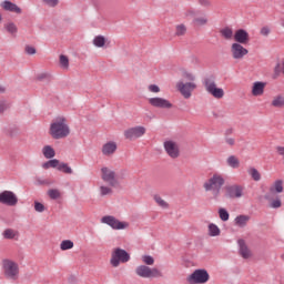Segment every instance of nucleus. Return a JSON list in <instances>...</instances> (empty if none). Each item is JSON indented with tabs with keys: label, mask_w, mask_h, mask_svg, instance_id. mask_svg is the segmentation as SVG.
Returning a JSON list of instances; mask_svg holds the SVG:
<instances>
[{
	"label": "nucleus",
	"mask_w": 284,
	"mask_h": 284,
	"mask_svg": "<svg viewBox=\"0 0 284 284\" xmlns=\"http://www.w3.org/2000/svg\"><path fill=\"white\" fill-rule=\"evenodd\" d=\"M265 201H268V206L272 207V210H278L283 205V202H281V197H276L275 200L272 199V194L266 193L264 195Z\"/></svg>",
	"instance_id": "nucleus-21"
},
{
	"label": "nucleus",
	"mask_w": 284,
	"mask_h": 284,
	"mask_svg": "<svg viewBox=\"0 0 284 284\" xmlns=\"http://www.w3.org/2000/svg\"><path fill=\"white\" fill-rule=\"evenodd\" d=\"M58 171L59 172H63L64 174H72V168H70V165H68V163L65 162H60V164L58 165Z\"/></svg>",
	"instance_id": "nucleus-33"
},
{
	"label": "nucleus",
	"mask_w": 284,
	"mask_h": 284,
	"mask_svg": "<svg viewBox=\"0 0 284 284\" xmlns=\"http://www.w3.org/2000/svg\"><path fill=\"white\" fill-rule=\"evenodd\" d=\"M3 236L6 239H14V236H17V233H14V230H12V229H7L3 232Z\"/></svg>",
	"instance_id": "nucleus-44"
},
{
	"label": "nucleus",
	"mask_w": 284,
	"mask_h": 284,
	"mask_svg": "<svg viewBox=\"0 0 284 284\" xmlns=\"http://www.w3.org/2000/svg\"><path fill=\"white\" fill-rule=\"evenodd\" d=\"M189 284H204L210 281V273L205 268H197L186 278Z\"/></svg>",
	"instance_id": "nucleus-6"
},
{
	"label": "nucleus",
	"mask_w": 284,
	"mask_h": 284,
	"mask_svg": "<svg viewBox=\"0 0 284 284\" xmlns=\"http://www.w3.org/2000/svg\"><path fill=\"white\" fill-rule=\"evenodd\" d=\"M37 185H49V182H48V180L38 179L37 180Z\"/></svg>",
	"instance_id": "nucleus-56"
},
{
	"label": "nucleus",
	"mask_w": 284,
	"mask_h": 284,
	"mask_svg": "<svg viewBox=\"0 0 284 284\" xmlns=\"http://www.w3.org/2000/svg\"><path fill=\"white\" fill-rule=\"evenodd\" d=\"M34 210H36V212H40V213L45 212V205H43V203H41V202L36 201Z\"/></svg>",
	"instance_id": "nucleus-45"
},
{
	"label": "nucleus",
	"mask_w": 284,
	"mask_h": 284,
	"mask_svg": "<svg viewBox=\"0 0 284 284\" xmlns=\"http://www.w3.org/2000/svg\"><path fill=\"white\" fill-rule=\"evenodd\" d=\"M248 174L253 179V181H261V173L255 168H251L248 170Z\"/></svg>",
	"instance_id": "nucleus-39"
},
{
	"label": "nucleus",
	"mask_w": 284,
	"mask_h": 284,
	"mask_svg": "<svg viewBox=\"0 0 284 284\" xmlns=\"http://www.w3.org/2000/svg\"><path fill=\"white\" fill-rule=\"evenodd\" d=\"M0 203L2 205H9V207H14L19 203V197L12 191H2L0 193Z\"/></svg>",
	"instance_id": "nucleus-7"
},
{
	"label": "nucleus",
	"mask_w": 284,
	"mask_h": 284,
	"mask_svg": "<svg viewBox=\"0 0 284 284\" xmlns=\"http://www.w3.org/2000/svg\"><path fill=\"white\" fill-rule=\"evenodd\" d=\"M1 8L4 9L7 12H14L16 14H21L22 10L17 3H13L10 0H4L1 2Z\"/></svg>",
	"instance_id": "nucleus-18"
},
{
	"label": "nucleus",
	"mask_w": 284,
	"mask_h": 284,
	"mask_svg": "<svg viewBox=\"0 0 284 284\" xmlns=\"http://www.w3.org/2000/svg\"><path fill=\"white\" fill-rule=\"evenodd\" d=\"M154 201L155 203H158V205L160 207H162L163 210H168L170 207V204H168V202H165V200L161 199V195H154Z\"/></svg>",
	"instance_id": "nucleus-37"
},
{
	"label": "nucleus",
	"mask_w": 284,
	"mask_h": 284,
	"mask_svg": "<svg viewBox=\"0 0 284 284\" xmlns=\"http://www.w3.org/2000/svg\"><path fill=\"white\" fill-rule=\"evenodd\" d=\"M273 108H284V95H276L272 101Z\"/></svg>",
	"instance_id": "nucleus-32"
},
{
	"label": "nucleus",
	"mask_w": 284,
	"mask_h": 284,
	"mask_svg": "<svg viewBox=\"0 0 284 284\" xmlns=\"http://www.w3.org/2000/svg\"><path fill=\"white\" fill-rule=\"evenodd\" d=\"M130 261V253L123 248H115L111 254L110 263L112 267H119L121 263H128Z\"/></svg>",
	"instance_id": "nucleus-5"
},
{
	"label": "nucleus",
	"mask_w": 284,
	"mask_h": 284,
	"mask_svg": "<svg viewBox=\"0 0 284 284\" xmlns=\"http://www.w3.org/2000/svg\"><path fill=\"white\" fill-rule=\"evenodd\" d=\"M142 262L150 267V265H154V257L152 255H142Z\"/></svg>",
	"instance_id": "nucleus-43"
},
{
	"label": "nucleus",
	"mask_w": 284,
	"mask_h": 284,
	"mask_svg": "<svg viewBox=\"0 0 284 284\" xmlns=\"http://www.w3.org/2000/svg\"><path fill=\"white\" fill-rule=\"evenodd\" d=\"M164 150L170 159H179L181 156V150L179 144L172 140H168L163 143Z\"/></svg>",
	"instance_id": "nucleus-9"
},
{
	"label": "nucleus",
	"mask_w": 284,
	"mask_h": 284,
	"mask_svg": "<svg viewBox=\"0 0 284 284\" xmlns=\"http://www.w3.org/2000/svg\"><path fill=\"white\" fill-rule=\"evenodd\" d=\"M149 91L158 93V92H161V88H159V85H156V84H150L149 85Z\"/></svg>",
	"instance_id": "nucleus-52"
},
{
	"label": "nucleus",
	"mask_w": 284,
	"mask_h": 284,
	"mask_svg": "<svg viewBox=\"0 0 284 284\" xmlns=\"http://www.w3.org/2000/svg\"><path fill=\"white\" fill-rule=\"evenodd\" d=\"M145 134V128L144 126H135L131 128L124 131L125 139H129V141H134L136 139H141Z\"/></svg>",
	"instance_id": "nucleus-13"
},
{
	"label": "nucleus",
	"mask_w": 284,
	"mask_h": 284,
	"mask_svg": "<svg viewBox=\"0 0 284 284\" xmlns=\"http://www.w3.org/2000/svg\"><path fill=\"white\" fill-rule=\"evenodd\" d=\"M176 88L180 92V94H182V97H184V99H190V97H192V91L196 90V83L194 82H178Z\"/></svg>",
	"instance_id": "nucleus-12"
},
{
	"label": "nucleus",
	"mask_w": 284,
	"mask_h": 284,
	"mask_svg": "<svg viewBox=\"0 0 284 284\" xmlns=\"http://www.w3.org/2000/svg\"><path fill=\"white\" fill-rule=\"evenodd\" d=\"M60 161L57 159L49 160L42 164L43 170H50V168H57L59 170Z\"/></svg>",
	"instance_id": "nucleus-28"
},
{
	"label": "nucleus",
	"mask_w": 284,
	"mask_h": 284,
	"mask_svg": "<svg viewBox=\"0 0 284 284\" xmlns=\"http://www.w3.org/2000/svg\"><path fill=\"white\" fill-rule=\"evenodd\" d=\"M219 216L221 221H230V213L225 209H219Z\"/></svg>",
	"instance_id": "nucleus-42"
},
{
	"label": "nucleus",
	"mask_w": 284,
	"mask_h": 284,
	"mask_svg": "<svg viewBox=\"0 0 284 284\" xmlns=\"http://www.w3.org/2000/svg\"><path fill=\"white\" fill-rule=\"evenodd\" d=\"M281 72V63L275 65V73L278 74Z\"/></svg>",
	"instance_id": "nucleus-59"
},
{
	"label": "nucleus",
	"mask_w": 284,
	"mask_h": 284,
	"mask_svg": "<svg viewBox=\"0 0 284 284\" xmlns=\"http://www.w3.org/2000/svg\"><path fill=\"white\" fill-rule=\"evenodd\" d=\"M93 45H95V48H103L105 45V37L97 36L93 39Z\"/></svg>",
	"instance_id": "nucleus-35"
},
{
	"label": "nucleus",
	"mask_w": 284,
	"mask_h": 284,
	"mask_svg": "<svg viewBox=\"0 0 284 284\" xmlns=\"http://www.w3.org/2000/svg\"><path fill=\"white\" fill-rule=\"evenodd\" d=\"M2 270L7 281H17L19 278V264L12 260L2 261Z\"/></svg>",
	"instance_id": "nucleus-4"
},
{
	"label": "nucleus",
	"mask_w": 284,
	"mask_h": 284,
	"mask_svg": "<svg viewBox=\"0 0 284 284\" xmlns=\"http://www.w3.org/2000/svg\"><path fill=\"white\" fill-rule=\"evenodd\" d=\"M48 196L52 200V201H57V199H61V191H59L58 189H50L48 191Z\"/></svg>",
	"instance_id": "nucleus-36"
},
{
	"label": "nucleus",
	"mask_w": 284,
	"mask_h": 284,
	"mask_svg": "<svg viewBox=\"0 0 284 284\" xmlns=\"http://www.w3.org/2000/svg\"><path fill=\"white\" fill-rule=\"evenodd\" d=\"M234 134V129L230 128L224 131V138L225 136H232Z\"/></svg>",
	"instance_id": "nucleus-55"
},
{
	"label": "nucleus",
	"mask_w": 284,
	"mask_h": 284,
	"mask_svg": "<svg viewBox=\"0 0 284 284\" xmlns=\"http://www.w3.org/2000/svg\"><path fill=\"white\" fill-rule=\"evenodd\" d=\"M149 103L153 108H161L162 110H170L172 108V102L163 98H150Z\"/></svg>",
	"instance_id": "nucleus-17"
},
{
	"label": "nucleus",
	"mask_w": 284,
	"mask_h": 284,
	"mask_svg": "<svg viewBox=\"0 0 284 284\" xmlns=\"http://www.w3.org/2000/svg\"><path fill=\"white\" fill-rule=\"evenodd\" d=\"M226 163L229 168H233V170H236L241 166V161H239V158H236V155H230L226 160Z\"/></svg>",
	"instance_id": "nucleus-27"
},
{
	"label": "nucleus",
	"mask_w": 284,
	"mask_h": 284,
	"mask_svg": "<svg viewBox=\"0 0 284 284\" xmlns=\"http://www.w3.org/2000/svg\"><path fill=\"white\" fill-rule=\"evenodd\" d=\"M207 18L204 17H195L193 19V26H196L197 28H201L202 26H207Z\"/></svg>",
	"instance_id": "nucleus-31"
},
{
	"label": "nucleus",
	"mask_w": 284,
	"mask_h": 284,
	"mask_svg": "<svg viewBox=\"0 0 284 284\" xmlns=\"http://www.w3.org/2000/svg\"><path fill=\"white\" fill-rule=\"evenodd\" d=\"M101 196H108V194H112V189L108 186H100Z\"/></svg>",
	"instance_id": "nucleus-46"
},
{
	"label": "nucleus",
	"mask_w": 284,
	"mask_h": 284,
	"mask_svg": "<svg viewBox=\"0 0 284 284\" xmlns=\"http://www.w3.org/2000/svg\"><path fill=\"white\" fill-rule=\"evenodd\" d=\"M60 65L63 70H68V68H70V59H68V55H60Z\"/></svg>",
	"instance_id": "nucleus-38"
},
{
	"label": "nucleus",
	"mask_w": 284,
	"mask_h": 284,
	"mask_svg": "<svg viewBox=\"0 0 284 284\" xmlns=\"http://www.w3.org/2000/svg\"><path fill=\"white\" fill-rule=\"evenodd\" d=\"M72 247H74V242H72L71 240H63L60 244V250H62V252H65L67 250H72Z\"/></svg>",
	"instance_id": "nucleus-34"
},
{
	"label": "nucleus",
	"mask_w": 284,
	"mask_h": 284,
	"mask_svg": "<svg viewBox=\"0 0 284 284\" xmlns=\"http://www.w3.org/2000/svg\"><path fill=\"white\" fill-rule=\"evenodd\" d=\"M131 1H134V0H131Z\"/></svg>",
	"instance_id": "nucleus-62"
},
{
	"label": "nucleus",
	"mask_w": 284,
	"mask_h": 284,
	"mask_svg": "<svg viewBox=\"0 0 284 284\" xmlns=\"http://www.w3.org/2000/svg\"><path fill=\"white\" fill-rule=\"evenodd\" d=\"M102 180L105 181V183H109L111 187H114L116 185V173L108 168H102Z\"/></svg>",
	"instance_id": "nucleus-16"
},
{
	"label": "nucleus",
	"mask_w": 284,
	"mask_h": 284,
	"mask_svg": "<svg viewBox=\"0 0 284 284\" xmlns=\"http://www.w3.org/2000/svg\"><path fill=\"white\" fill-rule=\"evenodd\" d=\"M231 53H232L233 59L241 60L244 57H246V54H248L250 51L247 49H245L243 44H239V43L234 42L231 45Z\"/></svg>",
	"instance_id": "nucleus-14"
},
{
	"label": "nucleus",
	"mask_w": 284,
	"mask_h": 284,
	"mask_svg": "<svg viewBox=\"0 0 284 284\" xmlns=\"http://www.w3.org/2000/svg\"><path fill=\"white\" fill-rule=\"evenodd\" d=\"M38 81H45V83H50L52 81V75L50 73H39L37 75Z\"/></svg>",
	"instance_id": "nucleus-40"
},
{
	"label": "nucleus",
	"mask_w": 284,
	"mask_h": 284,
	"mask_svg": "<svg viewBox=\"0 0 284 284\" xmlns=\"http://www.w3.org/2000/svg\"><path fill=\"white\" fill-rule=\"evenodd\" d=\"M24 52H27V54H37V49L34 47H31V45H26L24 48Z\"/></svg>",
	"instance_id": "nucleus-50"
},
{
	"label": "nucleus",
	"mask_w": 284,
	"mask_h": 284,
	"mask_svg": "<svg viewBox=\"0 0 284 284\" xmlns=\"http://www.w3.org/2000/svg\"><path fill=\"white\" fill-rule=\"evenodd\" d=\"M204 85L206 88V92H209V94H212L214 99H223V97H225V91H223V89L221 88H216L215 81L205 80Z\"/></svg>",
	"instance_id": "nucleus-10"
},
{
	"label": "nucleus",
	"mask_w": 284,
	"mask_h": 284,
	"mask_svg": "<svg viewBox=\"0 0 284 284\" xmlns=\"http://www.w3.org/2000/svg\"><path fill=\"white\" fill-rule=\"evenodd\" d=\"M202 8H212V0H197Z\"/></svg>",
	"instance_id": "nucleus-49"
},
{
	"label": "nucleus",
	"mask_w": 284,
	"mask_h": 284,
	"mask_svg": "<svg viewBox=\"0 0 284 284\" xmlns=\"http://www.w3.org/2000/svg\"><path fill=\"white\" fill-rule=\"evenodd\" d=\"M237 245L240 247V255L242 258H250V256H252V251H250V247H247L245 240H239Z\"/></svg>",
	"instance_id": "nucleus-20"
},
{
	"label": "nucleus",
	"mask_w": 284,
	"mask_h": 284,
	"mask_svg": "<svg viewBox=\"0 0 284 284\" xmlns=\"http://www.w3.org/2000/svg\"><path fill=\"white\" fill-rule=\"evenodd\" d=\"M209 236H221V229L214 223L209 224Z\"/></svg>",
	"instance_id": "nucleus-30"
},
{
	"label": "nucleus",
	"mask_w": 284,
	"mask_h": 284,
	"mask_svg": "<svg viewBox=\"0 0 284 284\" xmlns=\"http://www.w3.org/2000/svg\"><path fill=\"white\" fill-rule=\"evenodd\" d=\"M187 34V27L183 23L175 26V37H185Z\"/></svg>",
	"instance_id": "nucleus-29"
},
{
	"label": "nucleus",
	"mask_w": 284,
	"mask_h": 284,
	"mask_svg": "<svg viewBox=\"0 0 284 284\" xmlns=\"http://www.w3.org/2000/svg\"><path fill=\"white\" fill-rule=\"evenodd\" d=\"M261 34H262V37H268L270 36V28L268 27H263L261 29Z\"/></svg>",
	"instance_id": "nucleus-53"
},
{
	"label": "nucleus",
	"mask_w": 284,
	"mask_h": 284,
	"mask_svg": "<svg viewBox=\"0 0 284 284\" xmlns=\"http://www.w3.org/2000/svg\"><path fill=\"white\" fill-rule=\"evenodd\" d=\"M213 116H214L215 119H219V114H216V113H213Z\"/></svg>",
	"instance_id": "nucleus-61"
},
{
	"label": "nucleus",
	"mask_w": 284,
	"mask_h": 284,
	"mask_svg": "<svg viewBox=\"0 0 284 284\" xmlns=\"http://www.w3.org/2000/svg\"><path fill=\"white\" fill-rule=\"evenodd\" d=\"M194 11L193 10H189V11H186V13H185V17H194Z\"/></svg>",
	"instance_id": "nucleus-58"
},
{
	"label": "nucleus",
	"mask_w": 284,
	"mask_h": 284,
	"mask_svg": "<svg viewBox=\"0 0 284 284\" xmlns=\"http://www.w3.org/2000/svg\"><path fill=\"white\" fill-rule=\"evenodd\" d=\"M220 34L221 37H223V39H225L226 41H230L232 40V37H234V31L232 30V28L225 27L220 30Z\"/></svg>",
	"instance_id": "nucleus-26"
},
{
	"label": "nucleus",
	"mask_w": 284,
	"mask_h": 284,
	"mask_svg": "<svg viewBox=\"0 0 284 284\" xmlns=\"http://www.w3.org/2000/svg\"><path fill=\"white\" fill-rule=\"evenodd\" d=\"M8 110V102L0 101V114H3Z\"/></svg>",
	"instance_id": "nucleus-51"
},
{
	"label": "nucleus",
	"mask_w": 284,
	"mask_h": 284,
	"mask_svg": "<svg viewBox=\"0 0 284 284\" xmlns=\"http://www.w3.org/2000/svg\"><path fill=\"white\" fill-rule=\"evenodd\" d=\"M225 185V178L219 173H214L206 182H204L203 187L205 192H212L213 197L217 199L221 196V189Z\"/></svg>",
	"instance_id": "nucleus-2"
},
{
	"label": "nucleus",
	"mask_w": 284,
	"mask_h": 284,
	"mask_svg": "<svg viewBox=\"0 0 284 284\" xmlns=\"http://www.w3.org/2000/svg\"><path fill=\"white\" fill-rule=\"evenodd\" d=\"M116 152V143L108 142L102 146V154L104 156H110V154H114Z\"/></svg>",
	"instance_id": "nucleus-22"
},
{
	"label": "nucleus",
	"mask_w": 284,
	"mask_h": 284,
	"mask_svg": "<svg viewBox=\"0 0 284 284\" xmlns=\"http://www.w3.org/2000/svg\"><path fill=\"white\" fill-rule=\"evenodd\" d=\"M6 30H7V32H9V34H17V32H18L17 24H14V22L7 23Z\"/></svg>",
	"instance_id": "nucleus-41"
},
{
	"label": "nucleus",
	"mask_w": 284,
	"mask_h": 284,
	"mask_svg": "<svg viewBox=\"0 0 284 284\" xmlns=\"http://www.w3.org/2000/svg\"><path fill=\"white\" fill-rule=\"evenodd\" d=\"M265 85H267L266 82H261V81L254 82L252 87V95L262 97V94L265 92Z\"/></svg>",
	"instance_id": "nucleus-19"
},
{
	"label": "nucleus",
	"mask_w": 284,
	"mask_h": 284,
	"mask_svg": "<svg viewBox=\"0 0 284 284\" xmlns=\"http://www.w3.org/2000/svg\"><path fill=\"white\" fill-rule=\"evenodd\" d=\"M135 274L140 278H163V272L156 267H150L145 264L136 266Z\"/></svg>",
	"instance_id": "nucleus-3"
},
{
	"label": "nucleus",
	"mask_w": 284,
	"mask_h": 284,
	"mask_svg": "<svg viewBox=\"0 0 284 284\" xmlns=\"http://www.w3.org/2000/svg\"><path fill=\"white\" fill-rule=\"evenodd\" d=\"M224 141H225L226 145H230L231 148L236 145V140L232 136H225Z\"/></svg>",
	"instance_id": "nucleus-47"
},
{
	"label": "nucleus",
	"mask_w": 284,
	"mask_h": 284,
	"mask_svg": "<svg viewBox=\"0 0 284 284\" xmlns=\"http://www.w3.org/2000/svg\"><path fill=\"white\" fill-rule=\"evenodd\" d=\"M276 152L280 154V156H284V146H276Z\"/></svg>",
	"instance_id": "nucleus-57"
},
{
	"label": "nucleus",
	"mask_w": 284,
	"mask_h": 284,
	"mask_svg": "<svg viewBox=\"0 0 284 284\" xmlns=\"http://www.w3.org/2000/svg\"><path fill=\"white\" fill-rule=\"evenodd\" d=\"M43 3L50 6V8H57L59 6V0H42Z\"/></svg>",
	"instance_id": "nucleus-48"
},
{
	"label": "nucleus",
	"mask_w": 284,
	"mask_h": 284,
	"mask_svg": "<svg viewBox=\"0 0 284 284\" xmlns=\"http://www.w3.org/2000/svg\"><path fill=\"white\" fill-rule=\"evenodd\" d=\"M248 221H250V215H237L234 220V223L235 225H237V227H245Z\"/></svg>",
	"instance_id": "nucleus-25"
},
{
	"label": "nucleus",
	"mask_w": 284,
	"mask_h": 284,
	"mask_svg": "<svg viewBox=\"0 0 284 284\" xmlns=\"http://www.w3.org/2000/svg\"><path fill=\"white\" fill-rule=\"evenodd\" d=\"M42 154L44 159H54V156H57V152L51 145L43 146Z\"/></svg>",
	"instance_id": "nucleus-24"
},
{
	"label": "nucleus",
	"mask_w": 284,
	"mask_h": 284,
	"mask_svg": "<svg viewBox=\"0 0 284 284\" xmlns=\"http://www.w3.org/2000/svg\"><path fill=\"white\" fill-rule=\"evenodd\" d=\"M271 194H282L283 192V180H276L270 187Z\"/></svg>",
	"instance_id": "nucleus-23"
},
{
	"label": "nucleus",
	"mask_w": 284,
	"mask_h": 284,
	"mask_svg": "<svg viewBox=\"0 0 284 284\" xmlns=\"http://www.w3.org/2000/svg\"><path fill=\"white\" fill-rule=\"evenodd\" d=\"M235 43L247 45L250 43V33L245 29H237L234 33Z\"/></svg>",
	"instance_id": "nucleus-15"
},
{
	"label": "nucleus",
	"mask_w": 284,
	"mask_h": 284,
	"mask_svg": "<svg viewBox=\"0 0 284 284\" xmlns=\"http://www.w3.org/2000/svg\"><path fill=\"white\" fill-rule=\"evenodd\" d=\"M183 77H185L187 81H195V79H196V77H194L190 72H184Z\"/></svg>",
	"instance_id": "nucleus-54"
},
{
	"label": "nucleus",
	"mask_w": 284,
	"mask_h": 284,
	"mask_svg": "<svg viewBox=\"0 0 284 284\" xmlns=\"http://www.w3.org/2000/svg\"><path fill=\"white\" fill-rule=\"evenodd\" d=\"M101 223L109 225L112 230H125L128 227V222H121L112 215H105L101 219Z\"/></svg>",
	"instance_id": "nucleus-8"
},
{
	"label": "nucleus",
	"mask_w": 284,
	"mask_h": 284,
	"mask_svg": "<svg viewBox=\"0 0 284 284\" xmlns=\"http://www.w3.org/2000/svg\"><path fill=\"white\" fill-rule=\"evenodd\" d=\"M49 134L55 140L70 136V126L68 125L65 118H57L55 121L50 124Z\"/></svg>",
	"instance_id": "nucleus-1"
},
{
	"label": "nucleus",
	"mask_w": 284,
	"mask_h": 284,
	"mask_svg": "<svg viewBox=\"0 0 284 284\" xmlns=\"http://www.w3.org/2000/svg\"><path fill=\"white\" fill-rule=\"evenodd\" d=\"M243 196V186L239 184L225 186V199H241Z\"/></svg>",
	"instance_id": "nucleus-11"
},
{
	"label": "nucleus",
	"mask_w": 284,
	"mask_h": 284,
	"mask_svg": "<svg viewBox=\"0 0 284 284\" xmlns=\"http://www.w3.org/2000/svg\"><path fill=\"white\" fill-rule=\"evenodd\" d=\"M0 92H6V88H3V85L0 84Z\"/></svg>",
	"instance_id": "nucleus-60"
}]
</instances>
